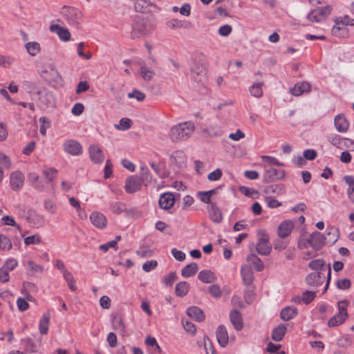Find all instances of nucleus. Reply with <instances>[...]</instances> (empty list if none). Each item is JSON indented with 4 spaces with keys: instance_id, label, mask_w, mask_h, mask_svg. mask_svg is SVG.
Listing matches in <instances>:
<instances>
[{
    "instance_id": "41",
    "label": "nucleus",
    "mask_w": 354,
    "mask_h": 354,
    "mask_svg": "<svg viewBox=\"0 0 354 354\" xmlns=\"http://www.w3.org/2000/svg\"><path fill=\"white\" fill-rule=\"evenodd\" d=\"M57 174V170L54 168H46L43 170V176L45 178L46 183H52L55 178Z\"/></svg>"
},
{
    "instance_id": "6",
    "label": "nucleus",
    "mask_w": 354,
    "mask_h": 354,
    "mask_svg": "<svg viewBox=\"0 0 354 354\" xmlns=\"http://www.w3.org/2000/svg\"><path fill=\"white\" fill-rule=\"evenodd\" d=\"M61 14L71 25L77 26L82 21V12L76 8L64 6Z\"/></svg>"
},
{
    "instance_id": "55",
    "label": "nucleus",
    "mask_w": 354,
    "mask_h": 354,
    "mask_svg": "<svg viewBox=\"0 0 354 354\" xmlns=\"http://www.w3.org/2000/svg\"><path fill=\"white\" fill-rule=\"evenodd\" d=\"M128 97L136 98L138 101L142 102L145 99L146 95L144 93L134 89L132 92L128 93Z\"/></svg>"
},
{
    "instance_id": "43",
    "label": "nucleus",
    "mask_w": 354,
    "mask_h": 354,
    "mask_svg": "<svg viewBox=\"0 0 354 354\" xmlns=\"http://www.w3.org/2000/svg\"><path fill=\"white\" fill-rule=\"evenodd\" d=\"M28 180L37 189H42L44 188V185L41 182L39 181V176L36 173H30L28 176Z\"/></svg>"
},
{
    "instance_id": "12",
    "label": "nucleus",
    "mask_w": 354,
    "mask_h": 354,
    "mask_svg": "<svg viewBox=\"0 0 354 354\" xmlns=\"http://www.w3.org/2000/svg\"><path fill=\"white\" fill-rule=\"evenodd\" d=\"M142 183L141 180L137 176H133L128 178L125 182L124 189L129 194H133L141 189Z\"/></svg>"
},
{
    "instance_id": "42",
    "label": "nucleus",
    "mask_w": 354,
    "mask_h": 354,
    "mask_svg": "<svg viewBox=\"0 0 354 354\" xmlns=\"http://www.w3.org/2000/svg\"><path fill=\"white\" fill-rule=\"evenodd\" d=\"M331 32L333 35L339 37H344L346 36L348 33V30L346 26L342 25H337L336 24L333 27Z\"/></svg>"
},
{
    "instance_id": "57",
    "label": "nucleus",
    "mask_w": 354,
    "mask_h": 354,
    "mask_svg": "<svg viewBox=\"0 0 354 354\" xmlns=\"http://www.w3.org/2000/svg\"><path fill=\"white\" fill-rule=\"evenodd\" d=\"M177 280V276L175 272H170L168 275L164 277L162 282L166 286H171L174 281Z\"/></svg>"
},
{
    "instance_id": "30",
    "label": "nucleus",
    "mask_w": 354,
    "mask_h": 354,
    "mask_svg": "<svg viewBox=\"0 0 354 354\" xmlns=\"http://www.w3.org/2000/svg\"><path fill=\"white\" fill-rule=\"evenodd\" d=\"M334 122L335 128L339 132L344 133L348 130L349 124L344 115L340 114L336 115L334 120Z\"/></svg>"
},
{
    "instance_id": "49",
    "label": "nucleus",
    "mask_w": 354,
    "mask_h": 354,
    "mask_svg": "<svg viewBox=\"0 0 354 354\" xmlns=\"http://www.w3.org/2000/svg\"><path fill=\"white\" fill-rule=\"evenodd\" d=\"M110 209L114 214H120L125 211L126 205L120 202L112 203L110 204Z\"/></svg>"
},
{
    "instance_id": "36",
    "label": "nucleus",
    "mask_w": 354,
    "mask_h": 354,
    "mask_svg": "<svg viewBox=\"0 0 354 354\" xmlns=\"http://www.w3.org/2000/svg\"><path fill=\"white\" fill-rule=\"evenodd\" d=\"M189 290V284L187 281H180L176 285L175 292L178 297L185 296Z\"/></svg>"
},
{
    "instance_id": "63",
    "label": "nucleus",
    "mask_w": 354,
    "mask_h": 354,
    "mask_svg": "<svg viewBox=\"0 0 354 354\" xmlns=\"http://www.w3.org/2000/svg\"><path fill=\"white\" fill-rule=\"evenodd\" d=\"M222 174V170L220 169H216L208 174L207 179L210 181L218 180L221 178Z\"/></svg>"
},
{
    "instance_id": "13",
    "label": "nucleus",
    "mask_w": 354,
    "mask_h": 354,
    "mask_svg": "<svg viewBox=\"0 0 354 354\" xmlns=\"http://www.w3.org/2000/svg\"><path fill=\"white\" fill-rule=\"evenodd\" d=\"M24 176L19 171H16L10 174V185L13 191H18L21 189L24 183Z\"/></svg>"
},
{
    "instance_id": "20",
    "label": "nucleus",
    "mask_w": 354,
    "mask_h": 354,
    "mask_svg": "<svg viewBox=\"0 0 354 354\" xmlns=\"http://www.w3.org/2000/svg\"><path fill=\"white\" fill-rule=\"evenodd\" d=\"M91 160L95 163H101L104 160V154L101 149L95 145H92L88 149Z\"/></svg>"
},
{
    "instance_id": "45",
    "label": "nucleus",
    "mask_w": 354,
    "mask_h": 354,
    "mask_svg": "<svg viewBox=\"0 0 354 354\" xmlns=\"http://www.w3.org/2000/svg\"><path fill=\"white\" fill-rule=\"evenodd\" d=\"M263 82L254 84L250 88V91L252 95L255 97H260L263 95L262 86Z\"/></svg>"
},
{
    "instance_id": "25",
    "label": "nucleus",
    "mask_w": 354,
    "mask_h": 354,
    "mask_svg": "<svg viewBox=\"0 0 354 354\" xmlns=\"http://www.w3.org/2000/svg\"><path fill=\"white\" fill-rule=\"evenodd\" d=\"M187 315L196 322H201L205 319L203 311L197 306H190L186 310Z\"/></svg>"
},
{
    "instance_id": "32",
    "label": "nucleus",
    "mask_w": 354,
    "mask_h": 354,
    "mask_svg": "<svg viewBox=\"0 0 354 354\" xmlns=\"http://www.w3.org/2000/svg\"><path fill=\"white\" fill-rule=\"evenodd\" d=\"M209 216L211 219L216 223H219L223 220V215L220 209L216 206L215 203H211L208 208Z\"/></svg>"
},
{
    "instance_id": "11",
    "label": "nucleus",
    "mask_w": 354,
    "mask_h": 354,
    "mask_svg": "<svg viewBox=\"0 0 354 354\" xmlns=\"http://www.w3.org/2000/svg\"><path fill=\"white\" fill-rule=\"evenodd\" d=\"M64 150L66 153L72 156H79L82 153V147L81 144L75 140H67L63 145Z\"/></svg>"
},
{
    "instance_id": "51",
    "label": "nucleus",
    "mask_w": 354,
    "mask_h": 354,
    "mask_svg": "<svg viewBox=\"0 0 354 354\" xmlns=\"http://www.w3.org/2000/svg\"><path fill=\"white\" fill-rule=\"evenodd\" d=\"M39 121L41 124L39 129L40 133L41 135L46 136V129L50 127V121L46 117H41Z\"/></svg>"
},
{
    "instance_id": "31",
    "label": "nucleus",
    "mask_w": 354,
    "mask_h": 354,
    "mask_svg": "<svg viewBox=\"0 0 354 354\" xmlns=\"http://www.w3.org/2000/svg\"><path fill=\"white\" fill-rule=\"evenodd\" d=\"M198 278L205 283H210L216 280L215 274L209 270H201L198 274Z\"/></svg>"
},
{
    "instance_id": "40",
    "label": "nucleus",
    "mask_w": 354,
    "mask_h": 354,
    "mask_svg": "<svg viewBox=\"0 0 354 354\" xmlns=\"http://www.w3.org/2000/svg\"><path fill=\"white\" fill-rule=\"evenodd\" d=\"M50 321L49 313H44L41 319L39 322V331L41 334L46 335L48 330V324Z\"/></svg>"
},
{
    "instance_id": "38",
    "label": "nucleus",
    "mask_w": 354,
    "mask_h": 354,
    "mask_svg": "<svg viewBox=\"0 0 354 354\" xmlns=\"http://www.w3.org/2000/svg\"><path fill=\"white\" fill-rule=\"evenodd\" d=\"M139 178L145 186H147L152 181V176L147 167H141Z\"/></svg>"
},
{
    "instance_id": "27",
    "label": "nucleus",
    "mask_w": 354,
    "mask_h": 354,
    "mask_svg": "<svg viewBox=\"0 0 354 354\" xmlns=\"http://www.w3.org/2000/svg\"><path fill=\"white\" fill-rule=\"evenodd\" d=\"M112 326L113 328L120 333L121 334H124L126 333L125 326L122 320V317L120 314H115L112 315L111 318Z\"/></svg>"
},
{
    "instance_id": "53",
    "label": "nucleus",
    "mask_w": 354,
    "mask_h": 354,
    "mask_svg": "<svg viewBox=\"0 0 354 354\" xmlns=\"http://www.w3.org/2000/svg\"><path fill=\"white\" fill-rule=\"evenodd\" d=\"M12 247L10 239L6 235L1 234V239L0 243V248L1 250H10Z\"/></svg>"
},
{
    "instance_id": "8",
    "label": "nucleus",
    "mask_w": 354,
    "mask_h": 354,
    "mask_svg": "<svg viewBox=\"0 0 354 354\" xmlns=\"http://www.w3.org/2000/svg\"><path fill=\"white\" fill-rule=\"evenodd\" d=\"M259 239L256 245V250L259 254L266 256L270 254L272 246L269 242V236L264 230L258 232Z\"/></svg>"
},
{
    "instance_id": "29",
    "label": "nucleus",
    "mask_w": 354,
    "mask_h": 354,
    "mask_svg": "<svg viewBox=\"0 0 354 354\" xmlns=\"http://www.w3.org/2000/svg\"><path fill=\"white\" fill-rule=\"evenodd\" d=\"M298 314V310L295 307L287 306L280 312V317L283 321H289L295 317Z\"/></svg>"
},
{
    "instance_id": "60",
    "label": "nucleus",
    "mask_w": 354,
    "mask_h": 354,
    "mask_svg": "<svg viewBox=\"0 0 354 354\" xmlns=\"http://www.w3.org/2000/svg\"><path fill=\"white\" fill-rule=\"evenodd\" d=\"M209 292L212 297L215 298L220 297L222 294L221 288L217 284H213L211 286H209Z\"/></svg>"
},
{
    "instance_id": "14",
    "label": "nucleus",
    "mask_w": 354,
    "mask_h": 354,
    "mask_svg": "<svg viewBox=\"0 0 354 354\" xmlns=\"http://www.w3.org/2000/svg\"><path fill=\"white\" fill-rule=\"evenodd\" d=\"M325 280V274L321 272H314L308 274L306 279V283L313 287L321 286Z\"/></svg>"
},
{
    "instance_id": "5",
    "label": "nucleus",
    "mask_w": 354,
    "mask_h": 354,
    "mask_svg": "<svg viewBox=\"0 0 354 354\" xmlns=\"http://www.w3.org/2000/svg\"><path fill=\"white\" fill-rule=\"evenodd\" d=\"M338 313L328 322L329 327H335L343 324L348 317L347 308L349 304L346 299L337 302Z\"/></svg>"
},
{
    "instance_id": "52",
    "label": "nucleus",
    "mask_w": 354,
    "mask_h": 354,
    "mask_svg": "<svg viewBox=\"0 0 354 354\" xmlns=\"http://www.w3.org/2000/svg\"><path fill=\"white\" fill-rule=\"evenodd\" d=\"M25 342V351L27 353H38L36 349V345L34 342L30 339L28 338L24 340Z\"/></svg>"
},
{
    "instance_id": "64",
    "label": "nucleus",
    "mask_w": 354,
    "mask_h": 354,
    "mask_svg": "<svg viewBox=\"0 0 354 354\" xmlns=\"http://www.w3.org/2000/svg\"><path fill=\"white\" fill-rule=\"evenodd\" d=\"M266 202L267 203L268 207L270 208H277L281 205V202H279L274 198L271 196H267L266 198Z\"/></svg>"
},
{
    "instance_id": "39",
    "label": "nucleus",
    "mask_w": 354,
    "mask_h": 354,
    "mask_svg": "<svg viewBox=\"0 0 354 354\" xmlns=\"http://www.w3.org/2000/svg\"><path fill=\"white\" fill-rule=\"evenodd\" d=\"M25 47L27 52L31 56H36L41 50L40 45L37 41H30L26 44Z\"/></svg>"
},
{
    "instance_id": "47",
    "label": "nucleus",
    "mask_w": 354,
    "mask_h": 354,
    "mask_svg": "<svg viewBox=\"0 0 354 354\" xmlns=\"http://www.w3.org/2000/svg\"><path fill=\"white\" fill-rule=\"evenodd\" d=\"M140 74L144 80L149 82L153 77L154 72L145 66H142L140 67Z\"/></svg>"
},
{
    "instance_id": "50",
    "label": "nucleus",
    "mask_w": 354,
    "mask_h": 354,
    "mask_svg": "<svg viewBox=\"0 0 354 354\" xmlns=\"http://www.w3.org/2000/svg\"><path fill=\"white\" fill-rule=\"evenodd\" d=\"M136 254L141 257L145 258L151 257L153 254V252L151 250L149 249V247L142 245L136 251Z\"/></svg>"
},
{
    "instance_id": "17",
    "label": "nucleus",
    "mask_w": 354,
    "mask_h": 354,
    "mask_svg": "<svg viewBox=\"0 0 354 354\" xmlns=\"http://www.w3.org/2000/svg\"><path fill=\"white\" fill-rule=\"evenodd\" d=\"M89 218L91 223L98 229L102 230L106 226L107 220L106 216L99 212H93Z\"/></svg>"
},
{
    "instance_id": "19",
    "label": "nucleus",
    "mask_w": 354,
    "mask_h": 354,
    "mask_svg": "<svg viewBox=\"0 0 354 354\" xmlns=\"http://www.w3.org/2000/svg\"><path fill=\"white\" fill-rule=\"evenodd\" d=\"M294 227L292 221L286 220L283 221L278 227V235L282 239L288 236Z\"/></svg>"
},
{
    "instance_id": "9",
    "label": "nucleus",
    "mask_w": 354,
    "mask_h": 354,
    "mask_svg": "<svg viewBox=\"0 0 354 354\" xmlns=\"http://www.w3.org/2000/svg\"><path fill=\"white\" fill-rule=\"evenodd\" d=\"M309 268L315 272H323L327 271V281L324 290V292H325L328 288L330 279H331V268L330 265H326V263L322 259H315L311 261L308 265Z\"/></svg>"
},
{
    "instance_id": "56",
    "label": "nucleus",
    "mask_w": 354,
    "mask_h": 354,
    "mask_svg": "<svg viewBox=\"0 0 354 354\" xmlns=\"http://www.w3.org/2000/svg\"><path fill=\"white\" fill-rule=\"evenodd\" d=\"M351 282L348 279H340L336 282L337 288L340 290H347L350 288Z\"/></svg>"
},
{
    "instance_id": "15",
    "label": "nucleus",
    "mask_w": 354,
    "mask_h": 354,
    "mask_svg": "<svg viewBox=\"0 0 354 354\" xmlns=\"http://www.w3.org/2000/svg\"><path fill=\"white\" fill-rule=\"evenodd\" d=\"M325 242L324 235L319 232H313L308 239L309 245L315 250H320L324 245Z\"/></svg>"
},
{
    "instance_id": "4",
    "label": "nucleus",
    "mask_w": 354,
    "mask_h": 354,
    "mask_svg": "<svg viewBox=\"0 0 354 354\" xmlns=\"http://www.w3.org/2000/svg\"><path fill=\"white\" fill-rule=\"evenodd\" d=\"M36 95L39 96L38 106L41 109L53 110L56 107V99L53 93L47 88L37 89Z\"/></svg>"
},
{
    "instance_id": "44",
    "label": "nucleus",
    "mask_w": 354,
    "mask_h": 354,
    "mask_svg": "<svg viewBox=\"0 0 354 354\" xmlns=\"http://www.w3.org/2000/svg\"><path fill=\"white\" fill-rule=\"evenodd\" d=\"M150 6L156 7L155 4L152 3L149 0H136L135 8L137 11L145 12L143 9Z\"/></svg>"
},
{
    "instance_id": "46",
    "label": "nucleus",
    "mask_w": 354,
    "mask_h": 354,
    "mask_svg": "<svg viewBox=\"0 0 354 354\" xmlns=\"http://www.w3.org/2000/svg\"><path fill=\"white\" fill-rule=\"evenodd\" d=\"M335 22L337 25H342L346 26L348 25L349 26H354V19L351 18L348 15H345L343 17H339L335 19Z\"/></svg>"
},
{
    "instance_id": "21",
    "label": "nucleus",
    "mask_w": 354,
    "mask_h": 354,
    "mask_svg": "<svg viewBox=\"0 0 354 354\" xmlns=\"http://www.w3.org/2000/svg\"><path fill=\"white\" fill-rule=\"evenodd\" d=\"M216 339L221 347H225L228 344L229 337L227 330L223 325H220L216 332Z\"/></svg>"
},
{
    "instance_id": "62",
    "label": "nucleus",
    "mask_w": 354,
    "mask_h": 354,
    "mask_svg": "<svg viewBox=\"0 0 354 354\" xmlns=\"http://www.w3.org/2000/svg\"><path fill=\"white\" fill-rule=\"evenodd\" d=\"M41 238L38 235H32L30 236L26 237L24 239V243L26 245H31V244H39L41 243Z\"/></svg>"
},
{
    "instance_id": "59",
    "label": "nucleus",
    "mask_w": 354,
    "mask_h": 354,
    "mask_svg": "<svg viewBox=\"0 0 354 354\" xmlns=\"http://www.w3.org/2000/svg\"><path fill=\"white\" fill-rule=\"evenodd\" d=\"M17 261L13 258H11L5 262L2 268L10 272L13 270L17 266Z\"/></svg>"
},
{
    "instance_id": "23",
    "label": "nucleus",
    "mask_w": 354,
    "mask_h": 354,
    "mask_svg": "<svg viewBox=\"0 0 354 354\" xmlns=\"http://www.w3.org/2000/svg\"><path fill=\"white\" fill-rule=\"evenodd\" d=\"M241 275L244 284L249 286L252 283L254 280V275L250 266H242L241 268Z\"/></svg>"
},
{
    "instance_id": "18",
    "label": "nucleus",
    "mask_w": 354,
    "mask_h": 354,
    "mask_svg": "<svg viewBox=\"0 0 354 354\" xmlns=\"http://www.w3.org/2000/svg\"><path fill=\"white\" fill-rule=\"evenodd\" d=\"M174 203L175 198L174 194L169 192L161 194L158 201L160 207L166 210L171 209L174 206Z\"/></svg>"
},
{
    "instance_id": "22",
    "label": "nucleus",
    "mask_w": 354,
    "mask_h": 354,
    "mask_svg": "<svg viewBox=\"0 0 354 354\" xmlns=\"http://www.w3.org/2000/svg\"><path fill=\"white\" fill-rule=\"evenodd\" d=\"M50 30L55 32L62 41H67L70 40L71 33L66 28H63L58 24H52L50 26Z\"/></svg>"
},
{
    "instance_id": "2",
    "label": "nucleus",
    "mask_w": 354,
    "mask_h": 354,
    "mask_svg": "<svg viewBox=\"0 0 354 354\" xmlns=\"http://www.w3.org/2000/svg\"><path fill=\"white\" fill-rule=\"evenodd\" d=\"M153 29V26L147 18L137 16L132 24L131 37L133 39L140 38L151 33Z\"/></svg>"
},
{
    "instance_id": "7",
    "label": "nucleus",
    "mask_w": 354,
    "mask_h": 354,
    "mask_svg": "<svg viewBox=\"0 0 354 354\" xmlns=\"http://www.w3.org/2000/svg\"><path fill=\"white\" fill-rule=\"evenodd\" d=\"M39 73L41 77L50 84H58L62 80L60 74L52 64L44 66Z\"/></svg>"
},
{
    "instance_id": "3",
    "label": "nucleus",
    "mask_w": 354,
    "mask_h": 354,
    "mask_svg": "<svg viewBox=\"0 0 354 354\" xmlns=\"http://www.w3.org/2000/svg\"><path fill=\"white\" fill-rule=\"evenodd\" d=\"M190 78L198 84L204 85L207 82L206 66L201 59H192L190 66Z\"/></svg>"
},
{
    "instance_id": "1",
    "label": "nucleus",
    "mask_w": 354,
    "mask_h": 354,
    "mask_svg": "<svg viewBox=\"0 0 354 354\" xmlns=\"http://www.w3.org/2000/svg\"><path fill=\"white\" fill-rule=\"evenodd\" d=\"M195 129L194 124L191 122L179 123L172 127L169 136L172 142H179L188 139Z\"/></svg>"
},
{
    "instance_id": "28",
    "label": "nucleus",
    "mask_w": 354,
    "mask_h": 354,
    "mask_svg": "<svg viewBox=\"0 0 354 354\" xmlns=\"http://www.w3.org/2000/svg\"><path fill=\"white\" fill-rule=\"evenodd\" d=\"M310 85L306 82L297 83L293 88L290 89V93L295 96H299L304 93L310 92Z\"/></svg>"
},
{
    "instance_id": "48",
    "label": "nucleus",
    "mask_w": 354,
    "mask_h": 354,
    "mask_svg": "<svg viewBox=\"0 0 354 354\" xmlns=\"http://www.w3.org/2000/svg\"><path fill=\"white\" fill-rule=\"evenodd\" d=\"M316 297V292L306 290L302 293L301 299L305 304L311 303Z\"/></svg>"
},
{
    "instance_id": "26",
    "label": "nucleus",
    "mask_w": 354,
    "mask_h": 354,
    "mask_svg": "<svg viewBox=\"0 0 354 354\" xmlns=\"http://www.w3.org/2000/svg\"><path fill=\"white\" fill-rule=\"evenodd\" d=\"M339 230L335 227H328L324 235L326 243L334 244L339 239Z\"/></svg>"
},
{
    "instance_id": "37",
    "label": "nucleus",
    "mask_w": 354,
    "mask_h": 354,
    "mask_svg": "<svg viewBox=\"0 0 354 354\" xmlns=\"http://www.w3.org/2000/svg\"><path fill=\"white\" fill-rule=\"evenodd\" d=\"M247 261L251 263L257 272H261L264 268L263 261L255 254H250L247 257Z\"/></svg>"
},
{
    "instance_id": "10",
    "label": "nucleus",
    "mask_w": 354,
    "mask_h": 354,
    "mask_svg": "<svg viewBox=\"0 0 354 354\" xmlns=\"http://www.w3.org/2000/svg\"><path fill=\"white\" fill-rule=\"evenodd\" d=\"M331 10L330 6L315 8L308 14L307 19L312 22H320L330 14Z\"/></svg>"
},
{
    "instance_id": "24",
    "label": "nucleus",
    "mask_w": 354,
    "mask_h": 354,
    "mask_svg": "<svg viewBox=\"0 0 354 354\" xmlns=\"http://www.w3.org/2000/svg\"><path fill=\"white\" fill-rule=\"evenodd\" d=\"M230 322L236 330L243 328V322L241 313L237 310H232L230 313Z\"/></svg>"
},
{
    "instance_id": "16",
    "label": "nucleus",
    "mask_w": 354,
    "mask_h": 354,
    "mask_svg": "<svg viewBox=\"0 0 354 354\" xmlns=\"http://www.w3.org/2000/svg\"><path fill=\"white\" fill-rule=\"evenodd\" d=\"M285 176V171L282 169L275 168L267 169L263 176L265 183L272 182L274 180L282 179Z\"/></svg>"
},
{
    "instance_id": "54",
    "label": "nucleus",
    "mask_w": 354,
    "mask_h": 354,
    "mask_svg": "<svg viewBox=\"0 0 354 354\" xmlns=\"http://www.w3.org/2000/svg\"><path fill=\"white\" fill-rule=\"evenodd\" d=\"M239 190L245 196L252 197V198H254V195L257 196L259 194L258 192L256 189H254L253 188L245 187V186L240 187Z\"/></svg>"
},
{
    "instance_id": "61",
    "label": "nucleus",
    "mask_w": 354,
    "mask_h": 354,
    "mask_svg": "<svg viewBox=\"0 0 354 354\" xmlns=\"http://www.w3.org/2000/svg\"><path fill=\"white\" fill-rule=\"evenodd\" d=\"M2 221L4 225L16 227L19 231H21V227L16 223L13 217L5 216L2 218Z\"/></svg>"
},
{
    "instance_id": "58",
    "label": "nucleus",
    "mask_w": 354,
    "mask_h": 354,
    "mask_svg": "<svg viewBox=\"0 0 354 354\" xmlns=\"http://www.w3.org/2000/svg\"><path fill=\"white\" fill-rule=\"evenodd\" d=\"M263 161L270 165L283 166V164L280 162L277 159L274 157L268 156H263L261 157Z\"/></svg>"
},
{
    "instance_id": "34",
    "label": "nucleus",
    "mask_w": 354,
    "mask_h": 354,
    "mask_svg": "<svg viewBox=\"0 0 354 354\" xmlns=\"http://www.w3.org/2000/svg\"><path fill=\"white\" fill-rule=\"evenodd\" d=\"M168 27L171 28H191L192 27V24L191 22L185 21V20H179L177 19H171L167 23Z\"/></svg>"
},
{
    "instance_id": "35",
    "label": "nucleus",
    "mask_w": 354,
    "mask_h": 354,
    "mask_svg": "<svg viewBox=\"0 0 354 354\" xmlns=\"http://www.w3.org/2000/svg\"><path fill=\"white\" fill-rule=\"evenodd\" d=\"M198 270V266L196 263H191L187 264L185 267H184L181 270V275L183 277L188 278L191 277L197 272Z\"/></svg>"
},
{
    "instance_id": "33",
    "label": "nucleus",
    "mask_w": 354,
    "mask_h": 354,
    "mask_svg": "<svg viewBox=\"0 0 354 354\" xmlns=\"http://www.w3.org/2000/svg\"><path fill=\"white\" fill-rule=\"evenodd\" d=\"M287 328L285 324H281L272 331V339L275 342H280L282 340L286 334Z\"/></svg>"
}]
</instances>
